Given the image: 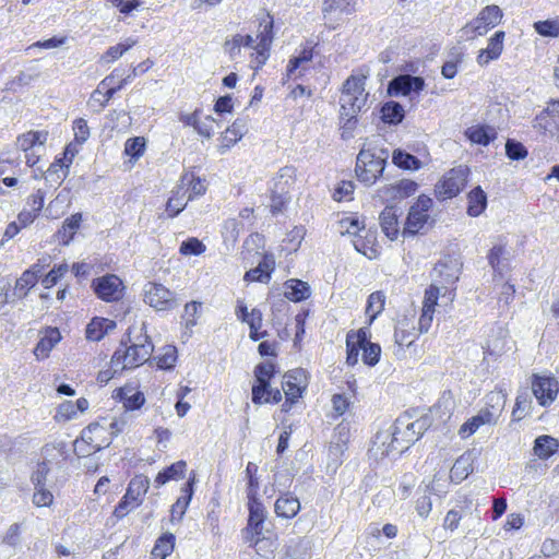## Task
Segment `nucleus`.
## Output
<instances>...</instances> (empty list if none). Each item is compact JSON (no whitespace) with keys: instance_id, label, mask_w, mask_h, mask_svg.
<instances>
[{"instance_id":"obj_46","label":"nucleus","mask_w":559,"mask_h":559,"mask_svg":"<svg viewBox=\"0 0 559 559\" xmlns=\"http://www.w3.org/2000/svg\"><path fill=\"white\" fill-rule=\"evenodd\" d=\"M156 361V367L160 370H169L174 368L177 360V348L173 345H167L163 352L153 358Z\"/></svg>"},{"instance_id":"obj_4","label":"nucleus","mask_w":559,"mask_h":559,"mask_svg":"<svg viewBox=\"0 0 559 559\" xmlns=\"http://www.w3.org/2000/svg\"><path fill=\"white\" fill-rule=\"evenodd\" d=\"M367 76L349 75L343 83L342 94L340 97V114L354 115L359 114L366 106L368 93L365 91Z\"/></svg>"},{"instance_id":"obj_43","label":"nucleus","mask_w":559,"mask_h":559,"mask_svg":"<svg viewBox=\"0 0 559 559\" xmlns=\"http://www.w3.org/2000/svg\"><path fill=\"white\" fill-rule=\"evenodd\" d=\"M38 280L35 278L33 272L24 271L16 280L12 297L23 299L27 296L28 292L37 284Z\"/></svg>"},{"instance_id":"obj_49","label":"nucleus","mask_w":559,"mask_h":559,"mask_svg":"<svg viewBox=\"0 0 559 559\" xmlns=\"http://www.w3.org/2000/svg\"><path fill=\"white\" fill-rule=\"evenodd\" d=\"M186 191H182L181 188L173 191L171 197L168 199L166 204V212L169 217L177 216L186 206L187 201H185Z\"/></svg>"},{"instance_id":"obj_7","label":"nucleus","mask_w":559,"mask_h":559,"mask_svg":"<svg viewBox=\"0 0 559 559\" xmlns=\"http://www.w3.org/2000/svg\"><path fill=\"white\" fill-rule=\"evenodd\" d=\"M148 485L150 480L147 477L143 475L133 477L128 485L126 495L115 508L114 515L117 519H122L138 508L147 492Z\"/></svg>"},{"instance_id":"obj_55","label":"nucleus","mask_w":559,"mask_h":559,"mask_svg":"<svg viewBox=\"0 0 559 559\" xmlns=\"http://www.w3.org/2000/svg\"><path fill=\"white\" fill-rule=\"evenodd\" d=\"M275 372H276V370H275L274 364L260 362L254 368V377H255L257 384H270Z\"/></svg>"},{"instance_id":"obj_53","label":"nucleus","mask_w":559,"mask_h":559,"mask_svg":"<svg viewBox=\"0 0 559 559\" xmlns=\"http://www.w3.org/2000/svg\"><path fill=\"white\" fill-rule=\"evenodd\" d=\"M506 247L503 245H495L488 253V263L495 272L501 273L506 260Z\"/></svg>"},{"instance_id":"obj_39","label":"nucleus","mask_w":559,"mask_h":559,"mask_svg":"<svg viewBox=\"0 0 559 559\" xmlns=\"http://www.w3.org/2000/svg\"><path fill=\"white\" fill-rule=\"evenodd\" d=\"M186 469L187 463L185 461H177L170 466L160 471L155 478V483L157 486H163L169 480L180 479L185 476Z\"/></svg>"},{"instance_id":"obj_44","label":"nucleus","mask_w":559,"mask_h":559,"mask_svg":"<svg viewBox=\"0 0 559 559\" xmlns=\"http://www.w3.org/2000/svg\"><path fill=\"white\" fill-rule=\"evenodd\" d=\"M122 338H124L129 345L153 344L150 336L146 334L145 322H142L139 326H130Z\"/></svg>"},{"instance_id":"obj_32","label":"nucleus","mask_w":559,"mask_h":559,"mask_svg":"<svg viewBox=\"0 0 559 559\" xmlns=\"http://www.w3.org/2000/svg\"><path fill=\"white\" fill-rule=\"evenodd\" d=\"M473 472V459L471 453H464L454 462L450 471V479L456 484L463 481Z\"/></svg>"},{"instance_id":"obj_40","label":"nucleus","mask_w":559,"mask_h":559,"mask_svg":"<svg viewBox=\"0 0 559 559\" xmlns=\"http://www.w3.org/2000/svg\"><path fill=\"white\" fill-rule=\"evenodd\" d=\"M281 400L282 393L278 388L273 389V386H252V402L254 404H276Z\"/></svg>"},{"instance_id":"obj_52","label":"nucleus","mask_w":559,"mask_h":559,"mask_svg":"<svg viewBox=\"0 0 559 559\" xmlns=\"http://www.w3.org/2000/svg\"><path fill=\"white\" fill-rule=\"evenodd\" d=\"M385 296L381 292H374L369 295L367 300L366 312L370 317V322H372L379 313L382 312L384 308Z\"/></svg>"},{"instance_id":"obj_47","label":"nucleus","mask_w":559,"mask_h":559,"mask_svg":"<svg viewBox=\"0 0 559 559\" xmlns=\"http://www.w3.org/2000/svg\"><path fill=\"white\" fill-rule=\"evenodd\" d=\"M534 31L543 37H559V19L537 21L533 24Z\"/></svg>"},{"instance_id":"obj_54","label":"nucleus","mask_w":559,"mask_h":559,"mask_svg":"<svg viewBox=\"0 0 559 559\" xmlns=\"http://www.w3.org/2000/svg\"><path fill=\"white\" fill-rule=\"evenodd\" d=\"M532 392L542 406L555 401L558 395V386H532Z\"/></svg>"},{"instance_id":"obj_34","label":"nucleus","mask_w":559,"mask_h":559,"mask_svg":"<svg viewBox=\"0 0 559 559\" xmlns=\"http://www.w3.org/2000/svg\"><path fill=\"white\" fill-rule=\"evenodd\" d=\"M381 120L390 126H397L405 117L403 106L394 100H389L381 106Z\"/></svg>"},{"instance_id":"obj_25","label":"nucleus","mask_w":559,"mask_h":559,"mask_svg":"<svg viewBox=\"0 0 559 559\" xmlns=\"http://www.w3.org/2000/svg\"><path fill=\"white\" fill-rule=\"evenodd\" d=\"M274 510L280 518L293 519L300 510V502L297 497L286 492L276 499Z\"/></svg>"},{"instance_id":"obj_30","label":"nucleus","mask_w":559,"mask_h":559,"mask_svg":"<svg viewBox=\"0 0 559 559\" xmlns=\"http://www.w3.org/2000/svg\"><path fill=\"white\" fill-rule=\"evenodd\" d=\"M48 139L47 131H28L20 134L16 138L15 146L17 150L27 153L33 150L35 146L44 145Z\"/></svg>"},{"instance_id":"obj_10","label":"nucleus","mask_w":559,"mask_h":559,"mask_svg":"<svg viewBox=\"0 0 559 559\" xmlns=\"http://www.w3.org/2000/svg\"><path fill=\"white\" fill-rule=\"evenodd\" d=\"M432 203V199L426 194L418 197L417 201L409 207L402 231L404 237L415 236L425 228Z\"/></svg>"},{"instance_id":"obj_15","label":"nucleus","mask_w":559,"mask_h":559,"mask_svg":"<svg viewBox=\"0 0 559 559\" xmlns=\"http://www.w3.org/2000/svg\"><path fill=\"white\" fill-rule=\"evenodd\" d=\"M533 128L542 134L554 135L559 130V100H552L538 114Z\"/></svg>"},{"instance_id":"obj_45","label":"nucleus","mask_w":559,"mask_h":559,"mask_svg":"<svg viewBox=\"0 0 559 559\" xmlns=\"http://www.w3.org/2000/svg\"><path fill=\"white\" fill-rule=\"evenodd\" d=\"M138 40L129 37L123 43H119L115 46H110L103 56V60L106 62H114L123 56L129 49L136 45Z\"/></svg>"},{"instance_id":"obj_24","label":"nucleus","mask_w":559,"mask_h":559,"mask_svg":"<svg viewBox=\"0 0 559 559\" xmlns=\"http://www.w3.org/2000/svg\"><path fill=\"white\" fill-rule=\"evenodd\" d=\"M139 386H119L115 396L119 399L126 411L139 409L145 402L144 394L138 390Z\"/></svg>"},{"instance_id":"obj_20","label":"nucleus","mask_w":559,"mask_h":559,"mask_svg":"<svg viewBox=\"0 0 559 559\" xmlns=\"http://www.w3.org/2000/svg\"><path fill=\"white\" fill-rule=\"evenodd\" d=\"M249 516H248V532L262 534L263 524L266 519V510L257 498L249 496L248 502Z\"/></svg>"},{"instance_id":"obj_9","label":"nucleus","mask_w":559,"mask_h":559,"mask_svg":"<svg viewBox=\"0 0 559 559\" xmlns=\"http://www.w3.org/2000/svg\"><path fill=\"white\" fill-rule=\"evenodd\" d=\"M512 341L509 337L507 328L500 323H496L490 328L486 344L483 346L484 362L487 366L491 361H496L506 352L511 349Z\"/></svg>"},{"instance_id":"obj_18","label":"nucleus","mask_w":559,"mask_h":559,"mask_svg":"<svg viewBox=\"0 0 559 559\" xmlns=\"http://www.w3.org/2000/svg\"><path fill=\"white\" fill-rule=\"evenodd\" d=\"M499 414L489 408L480 409L479 413L467 421H465L459 429L461 438L466 439L475 433L484 425H496Z\"/></svg>"},{"instance_id":"obj_51","label":"nucleus","mask_w":559,"mask_h":559,"mask_svg":"<svg viewBox=\"0 0 559 559\" xmlns=\"http://www.w3.org/2000/svg\"><path fill=\"white\" fill-rule=\"evenodd\" d=\"M352 14L355 9L352 0H323L322 12L324 16L331 12Z\"/></svg>"},{"instance_id":"obj_19","label":"nucleus","mask_w":559,"mask_h":559,"mask_svg":"<svg viewBox=\"0 0 559 559\" xmlns=\"http://www.w3.org/2000/svg\"><path fill=\"white\" fill-rule=\"evenodd\" d=\"M506 33L497 31L489 39L486 48L480 49L477 55V63L479 66H487L490 61L497 60L503 50Z\"/></svg>"},{"instance_id":"obj_35","label":"nucleus","mask_w":559,"mask_h":559,"mask_svg":"<svg viewBox=\"0 0 559 559\" xmlns=\"http://www.w3.org/2000/svg\"><path fill=\"white\" fill-rule=\"evenodd\" d=\"M310 543L305 538L290 539L284 547L281 559H306L309 555Z\"/></svg>"},{"instance_id":"obj_60","label":"nucleus","mask_w":559,"mask_h":559,"mask_svg":"<svg viewBox=\"0 0 559 559\" xmlns=\"http://www.w3.org/2000/svg\"><path fill=\"white\" fill-rule=\"evenodd\" d=\"M506 154L512 160H521L527 156V150L521 142L508 140L506 143Z\"/></svg>"},{"instance_id":"obj_14","label":"nucleus","mask_w":559,"mask_h":559,"mask_svg":"<svg viewBox=\"0 0 559 559\" xmlns=\"http://www.w3.org/2000/svg\"><path fill=\"white\" fill-rule=\"evenodd\" d=\"M64 455L63 445L47 444L43 448V461L37 464L36 469L31 476L34 486H46V479L50 472V465L57 463Z\"/></svg>"},{"instance_id":"obj_23","label":"nucleus","mask_w":559,"mask_h":559,"mask_svg":"<svg viewBox=\"0 0 559 559\" xmlns=\"http://www.w3.org/2000/svg\"><path fill=\"white\" fill-rule=\"evenodd\" d=\"M418 189V183L411 179H402L395 185L381 188L378 192L380 197H390L391 199H405L413 195Z\"/></svg>"},{"instance_id":"obj_21","label":"nucleus","mask_w":559,"mask_h":559,"mask_svg":"<svg viewBox=\"0 0 559 559\" xmlns=\"http://www.w3.org/2000/svg\"><path fill=\"white\" fill-rule=\"evenodd\" d=\"M275 267V260L272 254L265 253L258 265L245 274V281L267 283Z\"/></svg>"},{"instance_id":"obj_3","label":"nucleus","mask_w":559,"mask_h":559,"mask_svg":"<svg viewBox=\"0 0 559 559\" xmlns=\"http://www.w3.org/2000/svg\"><path fill=\"white\" fill-rule=\"evenodd\" d=\"M388 157V150L362 147L356 158L357 179L367 187L374 185L383 175Z\"/></svg>"},{"instance_id":"obj_64","label":"nucleus","mask_w":559,"mask_h":559,"mask_svg":"<svg viewBox=\"0 0 559 559\" xmlns=\"http://www.w3.org/2000/svg\"><path fill=\"white\" fill-rule=\"evenodd\" d=\"M286 193L287 192L285 191L284 187H281V192L273 191L270 204V210L273 215H277L283 212L288 201Z\"/></svg>"},{"instance_id":"obj_31","label":"nucleus","mask_w":559,"mask_h":559,"mask_svg":"<svg viewBox=\"0 0 559 559\" xmlns=\"http://www.w3.org/2000/svg\"><path fill=\"white\" fill-rule=\"evenodd\" d=\"M487 207V194L480 186L473 188L467 194V214L479 216Z\"/></svg>"},{"instance_id":"obj_6","label":"nucleus","mask_w":559,"mask_h":559,"mask_svg":"<svg viewBox=\"0 0 559 559\" xmlns=\"http://www.w3.org/2000/svg\"><path fill=\"white\" fill-rule=\"evenodd\" d=\"M502 16V11L498 5H487L478 13L474 20L468 22L461 29V37L465 39H474L477 36H483L487 34L489 29L497 26L500 23Z\"/></svg>"},{"instance_id":"obj_2","label":"nucleus","mask_w":559,"mask_h":559,"mask_svg":"<svg viewBox=\"0 0 559 559\" xmlns=\"http://www.w3.org/2000/svg\"><path fill=\"white\" fill-rule=\"evenodd\" d=\"M370 330L360 328L358 331H350L346 336V362L354 366L358 362L360 350L361 359L367 366H376L380 360L381 346L370 342Z\"/></svg>"},{"instance_id":"obj_27","label":"nucleus","mask_w":559,"mask_h":559,"mask_svg":"<svg viewBox=\"0 0 559 559\" xmlns=\"http://www.w3.org/2000/svg\"><path fill=\"white\" fill-rule=\"evenodd\" d=\"M284 288V296L294 302L306 300L311 294L308 283L297 278L286 281Z\"/></svg>"},{"instance_id":"obj_41","label":"nucleus","mask_w":559,"mask_h":559,"mask_svg":"<svg viewBox=\"0 0 559 559\" xmlns=\"http://www.w3.org/2000/svg\"><path fill=\"white\" fill-rule=\"evenodd\" d=\"M466 138L476 144L488 145L495 138V131L487 126H474L465 131Z\"/></svg>"},{"instance_id":"obj_5","label":"nucleus","mask_w":559,"mask_h":559,"mask_svg":"<svg viewBox=\"0 0 559 559\" xmlns=\"http://www.w3.org/2000/svg\"><path fill=\"white\" fill-rule=\"evenodd\" d=\"M153 350V344L129 345L122 338L119 347L114 353V366H121L124 370L135 368L150 360Z\"/></svg>"},{"instance_id":"obj_29","label":"nucleus","mask_w":559,"mask_h":559,"mask_svg":"<svg viewBox=\"0 0 559 559\" xmlns=\"http://www.w3.org/2000/svg\"><path fill=\"white\" fill-rule=\"evenodd\" d=\"M82 222V214L75 213L68 217L63 225L56 233V239L60 245L68 246L79 230Z\"/></svg>"},{"instance_id":"obj_1","label":"nucleus","mask_w":559,"mask_h":559,"mask_svg":"<svg viewBox=\"0 0 559 559\" xmlns=\"http://www.w3.org/2000/svg\"><path fill=\"white\" fill-rule=\"evenodd\" d=\"M441 407L442 403L439 402L417 418H414L411 412L399 416L392 427L391 451L403 453L407 450L432 425L433 418L439 414Z\"/></svg>"},{"instance_id":"obj_62","label":"nucleus","mask_w":559,"mask_h":559,"mask_svg":"<svg viewBox=\"0 0 559 559\" xmlns=\"http://www.w3.org/2000/svg\"><path fill=\"white\" fill-rule=\"evenodd\" d=\"M340 227H341V234L342 235H353L358 236L364 226H361V223L358 217L350 216L345 217L340 221Z\"/></svg>"},{"instance_id":"obj_8","label":"nucleus","mask_w":559,"mask_h":559,"mask_svg":"<svg viewBox=\"0 0 559 559\" xmlns=\"http://www.w3.org/2000/svg\"><path fill=\"white\" fill-rule=\"evenodd\" d=\"M469 169L459 166L450 169L436 185L435 193L438 200L444 201L456 197L466 186Z\"/></svg>"},{"instance_id":"obj_57","label":"nucleus","mask_w":559,"mask_h":559,"mask_svg":"<svg viewBox=\"0 0 559 559\" xmlns=\"http://www.w3.org/2000/svg\"><path fill=\"white\" fill-rule=\"evenodd\" d=\"M206 247L195 237H190L182 241L179 252L183 255H200L205 251Z\"/></svg>"},{"instance_id":"obj_28","label":"nucleus","mask_w":559,"mask_h":559,"mask_svg":"<svg viewBox=\"0 0 559 559\" xmlns=\"http://www.w3.org/2000/svg\"><path fill=\"white\" fill-rule=\"evenodd\" d=\"M61 334L57 328H49L45 335L38 341L34 348V355L37 359L48 357L50 350L60 342Z\"/></svg>"},{"instance_id":"obj_11","label":"nucleus","mask_w":559,"mask_h":559,"mask_svg":"<svg viewBox=\"0 0 559 559\" xmlns=\"http://www.w3.org/2000/svg\"><path fill=\"white\" fill-rule=\"evenodd\" d=\"M143 300L156 311H169L178 306L176 294L155 282H148L144 285Z\"/></svg>"},{"instance_id":"obj_59","label":"nucleus","mask_w":559,"mask_h":559,"mask_svg":"<svg viewBox=\"0 0 559 559\" xmlns=\"http://www.w3.org/2000/svg\"><path fill=\"white\" fill-rule=\"evenodd\" d=\"M68 272V264L62 263L55 265L41 280V284L45 288L55 286L58 281Z\"/></svg>"},{"instance_id":"obj_38","label":"nucleus","mask_w":559,"mask_h":559,"mask_svg":"<svg viewBox=\"0 0 559 559\" xmlns=\"http://www.w3.org/2000/svg\"><path fill=\"white\" fill-rule=\"evenodd\" d=\"M559 447L556 438L547 435L539 436L535 439L534 453L542 460L549 459Z\"/></svg>"},{"instance_id":"obj_61","label":"nucleus","mask_w":559,"mask_h":559,"mask_svg":"<svg viewBox=\"0 0 559 559\" xmlns=\"http://www.w3.org/2000/svg\"><path fill=\"white\" fill-rule=\"evenodd\" d=\"M246 133V122L242 119H236L230 127L226 129L225 140L231 144L239 141Z\"/></svg>"},{"instance_id":"obj_48","label":"nucleus","mask_w":559,"mask_h":559,"mask_svg":"<svg viewBox=\"0 0 559 559\" xmlns=\"http://www.w3.org/2000/svg\"><path fill=\"white\" fill-rule=\"evenodd\" d=\"M182 183H187V191L189 192L188 200H192L193 198L203 195L206 191V186L204 180L200 177H195L193 174H186L181 179Z\"/></svg>"},{"instance_id":"obj_33","label":"nucleus","mask_w":559,"mask_h":559,"mask_svg":"<svg viewBox=\"0 0 559 559\" xmlns=\"http://www.w3.org/2000/svg\"><path fill=\"white\" fill-rule=\"evenodd\" d=\"M195 480V475L189 477V480L182 488L183 495L179 497L176 503L171 507V516L173 519L181 520L185 515L187 508L193 496V484Z\"/></svg>"},{"instance_id":"obj_56","label":"nucleus","mask_w":559,"mask_h":559,"mask_svg":"<svg viewBox=\"0 0 559 559\" xmlns=\"http://www.w3.org/2000/svg\"><path fill=\"white\" fill-rule=\"evenodd\" d=\"M405 322H400L394 331V341L400 346H411L415 341V333L406 328Z\"/></svg>"},{"instance_id":"obj_22","label":"nucleus","mask_w":559,"mask_h":559,"mask_svg":"<svg viewBox=\"0 0 559 559\" xmlns=\"http://www.w3.org/2000/svg\"><path fill=\"white\" fill-rule=\"evenodd\" d=\"M399 216L396 206H385L379 216L381 229L391 240L396 239L400 234Z\"/></svg>"},{"instance_id":"obj_58","label":"nucleus","mask_w":559,"mask_h":559,"mask_svg":"<svg viewBox=\"0 0 559 559\" xmlns=\"http://www.w3.org/2000/svg\"><path fill=\"white\" fill-rule=\"evenodd\" d=\"M262 31L258 35L259 43L262 46L271 47L273 40V17L266 14L265 17L260 22Z\"/></svg>"},{"instance_id":"obj_42","label":"nucleus","mask_w":559,"mask_h":559,"mask_svg":"<svg viewBox=\"0 0 559 559\" xmlns=\"http://www.w3.org/2000/svg\"><path fill=\"white\" fill-rule=\"evenodd\" d=\"M176 537L173 533L163 534L155 543L152 557L154 559H166L175 548Z\"/></svg>"},{"instance_id":"obj_17","label":"nucleus","mask_w":559,"mask_h":559,"mask_svg":"<svg viewBox=\"0 0 559 559\" xmlns=\"http://www.w3.org/2000/svg\"><path fill=\"white\" fill-rule=\"evenodd\" d=\"M461 273V263L451 257H445L440 260L433 267V276L436 278H440V284L444 285H454Z\"/></svg>"},{"instance_id":"obj_26","label":"nucleus","mask_w":559,"mask_h":559,"mask_svg":"<svg viewBox=\"0 0 559 559\" xmlns=\"http://www.w3.org/2000/svg\"><path fill=\"white\" fill-rule=\"evenodd\" d=\"M88 408V402L86 399L81 397L76 402L67 401L61 403L55 415L57 421H67L74 418L78 413H83Z\"/></svg>"},{"instance_id":"obj_13","label":"nucleus","mask_w":559,"mask_h":559,"mask_svg":"<svg viewBox=\"0 0 559 559\" xmlns=\"http://www.w3.org/2000/svg\"><path fill=\"white\" fill-rule=\"evenodd\" d=\"M92 288L99 299L112 302L122 297L124 286L117 275L106 274L93 280Z\"/></svg>"},{"instance_id":"obj_37","label":"nucleus","mask_w":559,"mask_h":559,"mask_svg":"<svg viewBox=\"0 0 559 559\" xmlns=\"http://www.w3.org/2000/svg\"><path fill=\"white\" fill-rule=\"evenodd\" d=\"M392 163L404 170H418L423 166V163L418 157L402 148L393 151Z\"/></svg>"},{"instance_id":"obj_36","label":"nucleus","mask_w":559,"mask_h":559,"mask_svg":"<svg viewBox=\"0 0 559 559\" xmlns=\"http://www.w3.org/2000/svg\"><path fill=\"white\" fill-rule=\"evenodd\" d=\"M115 322L105 318H94L86 326L85 335L90 341H100L109 329L115 328Z\"/></svg>"},{"instance_id":"obj_16","label":"nucleus","mask_w":559,"mask_h":559,"mask_svg":"<svg viewBox=\"0 0 559 559\" xmlns=\"http://www.w3.org/2000/svg\"><path fill=\"white\" fill-rule=\"evenodd\" d=\"M425 87V80L421 76L401 74L393 78L388 85V93L391 96H407L411 93H419Z\"/></svg>"},{"instance_id":"obj_12","label":"nucleus","mask_w":559,"mask_h":559,"mask_svg":"<svg viewBox=\"0 0 559 559\" xmlns=\"http://www.w3.org/2000/svg\"><path fill=\"white\" fill-rule=\"evenodd\" d=\"M80 442L85 443L88 449L83 450L84 455H90L102 449L109 447L111 443V437L109 436L108 429L99 423H92L81 432ZM79 444V440L75 442Z\"/></svg>"},{"instance_id":"obj_63","label":"nucleus","mask_w":559,"mask_h":559,"mask_svg":"<svg viewBox=\"0 0 559 559\" xmlns=\"http://www.w3.org/2000/svg\"><path fill=\"white\" fill-rule=\"evenodd\" d=\"M201 309V302L191 301L185 306L182 320L187 330H190L197 324V314Z\"/></svg>"},{"instance_id":"obj_50","label":"nucleus","mask_w":559,"mask_h":559,"mask_svg":"<svg viewBox=\"0 0 559 559\" xmlns=\"http://www.w3.org/2000/svg\"><path fill=\"white\" fill-rule=\"evenodd\" d=\"M146 141L143 136L130 138L124 143V154L138 160L145 152Z\"/></svg>"}]
</instances>
